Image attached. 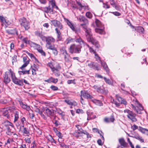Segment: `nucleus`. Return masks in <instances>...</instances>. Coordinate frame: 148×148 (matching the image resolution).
Listing matches in <instances>:
<instances>
[{
    "instance_id": "obj_45",
    "label": "nucleus",
    "mask_w": 148,
    "mask_h": 148,
    "mask_svg": "<svg viewBox=\"0 0 148 148\" xmlns=\"http://www.w3.org/2000/svg\"><path fill=\"white\" fill-rule=\"evenodd\" d=\"M110 4L116 9H117V5L116 4L114 0H109Z\"/></svg>"
},
{
    "instance_id": "obj_48",
    "label": "nucleus",
    "mask_w": 148,
    "mask_h": 148,
    "mask_svg": "<svg viewBox=\"0 0 148 148\" xmlns=\"http://www.w3.org/2000/svg\"><path fill=\"white\" fill-rule=\"evenodd\" d=\"M29 60H27L26 62H24V63L21 66V67H20V69H21L22 70H23V68L26 67L29 64Z\"/></svg>"
},
{
    "instance_id": "obj_8",
    "label": "nucleus",
    "mask_w": 148,
    "mask_h": 148,
    "mask_svg": "<svg viewBox=\"0 0 148 148\" xmlns=\"http://www.w3.org/2000/svg\"><path fill=\"white\" fill-rule=\"evenodd\" d=\"M45 114L48 116L51 119L52 117H53L54 119L56 117V116L54 114V113L52 109H50L48 108H46L45 110Z\"/></svg>"
},
{
    "instance_id": "obj_40",
    "label": "nucleus",
    "mask_w": 148,
    "mask_h": 148,
    "mask_svg": "<svg viewBox=\"0 0 148 148\" xmlns=\"http://www.w3.org/2000/svg\"><path fill=\"white\" fill-rule=\"evenodd\" d=\"M21 122L22 123V124L20 126L21 127H24V124L26 122V120L25 118L24 117H23L21 118Z\"/></svg>"
},
{
    "instance_id": "obj_33",
    "label": "nucleus",
    "mask_w": 148,
    "mask_h": 148,
    "mask_svg": "<svg viewBox=\"0 0 148 148\" xmlns=\"http://www.w3.org/2000/svg\"><path fill=\"white\" fill-rule=\"evenodd\" d=\"M23 37L22 36H21L20 37V38L21 39H22V41L24 42L26 44H30L31 42H30V41L28 40L27 38H22Z\"/></svg>"
},
{
    "instance_id": "obj_46",
    "label": "nucleus",
    "mask_w": 148,
    "mask_h": 148,
    "mask_svg": "<svg viewBox=\"0 0 148 148\" xmlns=\"http://www.w3.org/2000/svg\"><path fill=\"white\" fill-rule=\"evenodd\" d=\"M77 4L79 6V8H78L79 10L81 11L82 9V7L83 5L79 1H76V2Z\"/></svg>"
},
{
    "instance_id": "obj_16",
    "label": "nucleus",
    "mask_w": 148,
    "mask_h": 148,
    "mask_svg": "<svg viewBox=\"0 0 148 148\" xmlns=\"http://www.w3.org/2000/svg\"><path fill=\"white\" fill-rule=\"evenodd\" d=\"M20 104L21 106L23 109L26 110L28 111H29L31 110L30 107L27 106L26 104L24 103L23 102H20Z\"/></svg>"
},
{
    "instance_id": "obj_15",
    "label": "nucleus",
    "mask_w": 148,
    "mask_h": 148,
    "mask_svg": "<svg viewBox=\"0 0 148 148\" xmlns=\"http://www.w3.org/2000/svg\"><path fill=\"white\" fill-rule=\"evenodd\" d=\"M22 130L21 131L23 135L25 136H28L30 135L29 131L28 128L24 127Z\"/></svg>"
},
{
    "instance_id": "obj_63",
    "label": "nucleus",
    "mask_w": 148,
    "mask_h": 148,
    "mask_svg": "<svg viewBox=\"0 0 148 148\" xmlns=\"http://www.w3.org/2000/svg\"><path fill=\"white\" fill-rule=\"evenodd\" d=\"M26 53L31 58H35V57L34 56V55L31 53H29L27 51H26Z\"/></svg>"
},
{
    "instance_id": "obj_23",
    "label": "nucleus",
    "mask_w": 148,
    "mask_h": 148,
    "mask_svg": "<svg viewBox=\"0 0 148 148\" xmlns=\"http://www.w3.org/2000/svg\"><path fill=\"white\" fill-rule=\"evenodd\" d=\"M64 19L65 20V21H66L67 24L69 25V26L70 27V28L73 31H75V29L72 23L70 22L69 20L66 18H64Z\"/></svg>"
},
{
    "instance_id": "obj_27",
    "label": "nucleus",
    "mask_w": 148,
    "mask_h": 148,
    "mask_svg": "<svg viewBox=\"0 0 148 148\" xmlns=\"http://www.w3.org/2000/svg\"><path fill=\"white\" fill-rule=\"evenodd\" d=\"M132 137L139 140L141 143H143L144 142V139L138 134L134 136H132Z\"/></svg>"
},
{
    "instance_id": "obj_38",
    "label": "nucleus",
    "mask_w": 148,
    "mask_h": 148,
    "mask_svg": "<svg viewBox=\"0 0 148 148\" xmlns=\"http://www.w3.org/2000/svg\"><path fill=\"white\" fill-rule=\"evenodd\" d=\"M8 111V110L7 109H4L3 112V116H5L6 117H8L9 116Z\"/></svg>"
},
{
    "instance_id": "obj_29",
    "label": "nucleus",
    "mask_w": 148,
    "mask_h": 148,
    "mask_svg": "<svg viewBox=\"0 0 148 148\" xmlns=\"http://www.w3.org/2000/svg\"><path fill=\"white\" fill-rule=\"evenodd\" d=\"M14 122H15L19 118L18 112L17 111H14Z\"/></svg>"
},
{
    "instance_id": "obj_9",
    "label": "nucleus",
    "mask_w": 148,
    "mask_h": 148,
    "mask_svg": "<svg viewBox=\"0 0 148 148\" xmlns=\"http://www.w3.org/2000/svg\"><path fill=\"white\" fill-rule=\"evenodd\" d=\"M51 22L52 24L55 27H58L61 29H62L63 27L60 21L57 20H53L51 21Z\"/></svg>"
},
{
    "instance_id": "obj_36",
    "label": "nucleus",
    "mask_w": 148,
    "mask_h": 148,
    "mask_svg": "<svg viewBox=\"0 0 148 148\" xmlns=\"http://www.w3.org/2000/svg\"><path fill=\"white\" fill-rule=\"evenodd\" d=\"M75 41L76 42L79 43L80 44H82V43H84V42L82 40V38L80 37H76Z\"/></svg>"
},
{
    "instance_id": "obj_5",
    "label": "nucleus",
    "mask_w": 148,
    "mask_h": 148,
    "mask_svg": "<svg viewBox=\"0 0 148 148\" xmlns=\"http://www.w3.org/2000/svg\"><path fill=\"white\" fill-rule=\"evenodd\" d=\"M19 21L21 26H23L26 30H28L30 27L29 23L26 18L23 17L20 18Z\"/></svg>"
},
{
    "instance_id": "obj_20",
    "label": "nucleus",
    "mask_w": 148,
    "mask_h": 148,
    "mask_svg": "<svg viewBox=\"0 0 148 148\" xmlns=\"http://www.w3.org/2000/svg\"><path fill=\"white\" fill-rule=\"evenodd\" d=\"M46 44H51L52 42H54L55 41V39L53 37L51 36H48L47 37L46 40Z\"/></svg>"
},
{
    "instance_id": "obj_41",
    "label": "nucleus",
    "mask_w": 148,
    "mask_h": 148,
    "mask_svg": "<svg viewBox=\"0 0 148 148\" xmlns=\"http://www.w3.org/2000/svg\"><path fill=\"white\" fill-rule=\"evenodd\" d=\"M103 79L106 83L110 85H112V82L109 79H107L106 77H104Z\"/></svg>"
},
{
    "instance_id": "obj_19",
    "label": "nucleus",
    "mask_w": 148,
    "mask_h": 148,
    "mask_svg": "<svg viewBox=\"0 0 148 148\" xmlns=\"http://www.w3.org/2000/svg\"><path fill=\"white\" fill-rule=\"evenodd\" d=\"M119 141L121 146L124 147H126L127 143L125 141L123 138H121L119 139Z\"/></svg>"
},
{
    "instance_id": "obj_26",
    "label": "nucleus",
    "mask_w": 148,
    "mask_h": 148,
    "mask_svg": "<svg viewBox=\"0 0 148 148\" xmlns=\"http://www.w3.org/2000/svg\"><path fill=\"white\" fill-rule=\"evenodd\" d=\"M58 81L57 79H54L52 77H51L47 80H45V82H47L48 83H50L51 82H53L54 83H56Z\"/></svg>"
},
{
    "instance_id": "obj_25",
    "label": "nucleus",
    "mask_w": 148,
    "mask_h": 148,
    "mask_svg": "<svg viewBox=\"0 0 148 148\" xmlns=\"http://www.w3.org/2000/svg\"><path fill=\"white\" fill-rule=\"evenodd\" d=\"M6 32L9 34H16L17 35H18L17 31L14 29H7Z\"/></svg>"
},
{
    "instance_id": "obj_22",
    "label": "nucleus",
    "mask_w": 148,
    "mask_h": 148,
    "mask_svg": "<svg viewBox=\"0 0 148 148\" xmlns=\"http://www.w3.org/2000/svg\"><path fill=\"white\" fill-rule=\"evenodd\" d=\"M100 62L105 70L108 73L109 72V69L106 63L104 61H102Z\"/></svg>"
},
{
    "instance_id": "obj_52",
    "label": "nucleus",
    "mask_w": 148,
    "mask_h": 148,
    "mask_svg": "<svg viewBox=\"0 0 148 148\" xmlns=\"http://www.w3.org/2000/svg\"><path fill=\"white\" fill-rule=\"evenodd\" d=\"M0 20L1 22L5 24V23H7L6 21L5 18L2 16H0Z\"/></svg>"
},
{
    "instance_id": "obj_49",
    "label": "nucleus",
    "mask_w": 148,
    "mask_h": 148,
    "mask_svg": "<svg viewBox=\"0 0 148 148\" xmlns=\"http://www.w3.org/2000/svg\"><path fill=\"white\" fill-rule=\"evenodd\" d=\"M86 16L88 18L91 19L92 18V14L90 12H86Z\"/></svg>"
},
{
    "instance_id": "obj_39",
    "label": "nucleus",
    "mask_w": 148,
    "mask_h": 148,
    "mask_svg": "<svg viewBox=\"0 0 148 148\" xmlns=\"http://www.w3.org/2000/svg\"><path fill=\"white\" fill-rule=\"evenodd\" d=\"M46 47L48 49H49L51 50H52L55 47L54 44L52 45L51 44H46Z\"/></svg>"
},
{
    "instance_id": "obj_59",
    "label": "nucleus",
    "mask_w": 148,
    "mask_h": 148,
    "mask_svg": "<svg viewBox=\"0 0 148 148\" xmlns=\"http://www.w3.org/2000/svg\"><path fill=\"white\" fill-rule=\"evenodd\" d=\"M76 113L78 114H83L84 112L82 109H78L76 110Z\"/></svg>"
},
{
    "instance_id": "obj_7",
    "label": "nucleus",
    "mask_w": 148,
    "mask_h": 148,
    "mask_svg": "<svg viewBox=\"0 0 148 148\" xmlns=\"http://www.w3.org/2000/svg\"><path fill=\"white\" fill-rule=\"evenodd\" d=\"M125 112H127L128 114L127 115L128 118L130 119L133 122H136L137 120L135 118L136 114L128 110H126L124 111Z\"/></svg>"
},
{
    "instance_id": "obj_28",
    "label": "nucleus",
    "mask_w": 148,
    "mask_h": 148,
    "mask_svg": "<svg viewBox=\"0 0 148 148\" xmlns=\"http://www.w3.org/2000/svg\"><path fill=\"white\" fill-rule=\"evenodd\" d=\"M136 30H137L139 33L143 34L144 32V29L142 27L139 26L137 27L135 29Z\"/></svg>"
},
{
    "instance_id": "obj_53",
    "label": "nucleus",
    "mask_w": 148,
    "mask_h": 148,
    "mask_svg": "<svg viewBox=\"0 0 148 148\" xmlns=\"http://www.w3.org/2000/svg\"><path fill=\"white\" fill-rule=\"evenodd\" d=\"M146 130V129L143 128L140 126L139 127V129H138L139 131L143 134L145 133V132Z\"/></svg>"
},
{
    "instance_id": "obj_37",
    "label": "nucleus",
    "mask_w": 148,
    "mask_h": 148,
    "mask_svg": "<svg viewBox=\"0 0 148 148\" xmlns=\"http://www.w3.org/2000/svg\"><path fill=\"white\" fill-rule=\"evenodd\" d=\"M60 52L64 55V54H67V52L66 49L65 47H62L60 49Z\"/></svg>"
},
{
    "instance_id": "obj_58",
    "label": "nucleus",
    "mask_w": 148,
    "mask_h": 148,
    "mask_svg": "<svg viewBox=\"0 0 148 148\" xmlns=\"http://www.w3.org/2000/svg\"><path fill=\"white\" fill-rule=\"evenodd\" d=\"M103 7L104 8L108 9L110 8V6L108 5L107 2H106V3H103Z\"/></svg>"
},
{
    "instance_id": "obj_31",
    "label": "nucleus",
    "mask_w": 148,
    "mask_h": 148,
    "mask_svg": "<svg viewBox=\"0 0 148 148\" xmlns=\"http://www.w3.org/2000/svg\"><path fill=\"white\" fill-rule=\"evenodd\" d=\"M93 88L96 90L98 92H101L102 89L101 88V86L99 85H96L93 86Z\"/></svg>"
},
{
    "instance_id": "obj_64",
    "label": "nucleus",
    "mask_w": 148,
    "mask_h": 148,
    "mask_svg": "<svg viewBox=\"0 0 148 148\" xmlns=\"http://www.w3.org/2000/svg\"><path fill=\"white\" fill-rule=\"evenodd\" d=\"M82 8L84 9V10H90V8L88 5H83Z\"/></svg>"
},
{
    "instance_id": "obj_47",
    "label": "nucleus",
    "mask_w": 148,
    "mask_h": 148,
    "mask_svg": "<svg viewBox=\"0 0 148 148\" xmlns=\"http://www.w3.org/2000/svg\"><path fill=\"white\" fill-rule=\"evenodd\" d=\"M135 101L137 103V104L138 105V106H137L138 108L140 110H143V108L141 104L139 103L137 100H136Z\"/></svg>"
},
{
    "instance_id": "obj_30",
    "label": "nucleus",
    "mask_w": 148,
    "mask_h": 148,
    "mask_svg": "<svg viewBox=\"0 0 148 148\" xmlns=\"http://www.w3.org/2000/svg\"><path fill=\"white\" fill-rule=\"evenodd\" d=\"M18 73L20 75L22 74L23 75L26 74H29V70H24L23 69V70H22L21 71H18Z\"/></svg>"
},
{
    "instance_id": "obj_14",
    "label": "nucleus",
    "mask_w": 148,
    "mask_h": 148,
    "mask_svg": "<svg viewBox=\"0 0 148 148\" xmlns=\"http://www.w3.org/2000/svg\"><path fill=\"white\" fill-rule=\"evenodd\" d=\"M15 131V129L14 127H11L10 128H8L6 129V133L7 135H11L12 134L13 135H17L15 133H14V131Z\"/></svg>"
},
{
    "instance_id": "obj_62",
    "label": "nucleus",
    "mask_w": 148,
    "mask_h": 148,
    "mask_svg": "<svg viewBox=\"0 0 148 148\" xmlns=\"http://www.w3.org/2000/svg\"><path fill=\"white\" fill-rule=\"evenodd\" d=\"M52 50L53 53L54 55L56 56L58 54V52L57 50V49L56 47H55Z\"/></svg>"
},
{
    "instance_id": "obj_56",
    "label": "nucleus",
    "mask_w": 148,
    "mask_h": 148,
    "mask_svg": "<svg viewBox=\"0 0 148 148\" xmlns=\"http://www.w3.org/2000/svg\"><path fill=\"white\" fill-rule=\"evenodd\" d=\"M48 66L51 69L52 71H53V70L56 69L54 67L52 62L48 63Z\"/></svg>"
},
{
    "instance_id": "obj_32",
    "label": "nucleus",
    "mask_w": 148,
    "mask_h": 148,
    "mask_svg": "<svg viewBox=\"0 0 148 148\" xmlns=\"http://www.w3.org/2000/svg\"><path fill=\"white\" fill-rule=\"evenodd\" d=\"M47 139L49 141L51 142V143H56V141L55 140L52 138L51 136L49 135L47 136Z\"/></svg>"
},
{
    "instance_id": "obj_1",
    "label": "nucleus",
    "mask_w": 148,
    "mask_h": 148,
    "mask_svg": "<svg viewBox=\"0 0 148 148\" xmlns=\"http://www.w3.org/2000/svg\"><path fill=\"white\" fill-rule=\"evenodd\" d=\"M9 71V73L11 75L12 80L15 84L19 86H22L23 85V82L26 84H29L27 81L25 79H19L17 78L15 76V73L11 69H10Z\"/></svg>"
},
{
    "instance_id": "obj_34",
    "label": "nucleus",
    "mask_w": 148,
    "mask_h": 148,
    "mask_svg": "<svg viewBox=\"0 0 148 148\" xmlns=\"http://www.w3.org/2000/svg\"><path fill=\"white\" fill-rule=\"evenodd\" d=\"M85 45L89 48V51L90 53H93L94 54L96 53V52L93 49L92 47H90L86 43L85 44Z\"/></svg>"
},
{
    "instance_id": "obj_3",
    "label": "nucleus",
    "mask_w": 148,
    "mask_h": 148,
    "mask_svg": "<svg viewBox=\"0 0 148 148\" xmlns=\"http://www.w3.org/2000/svg\"><path fill=\"white\" fill-rule=\"evenodd\" d=\"M116 98L113 99L112 102L114 104L116 107H119L121 104H123L125 105L127 104V102L126 100L123 98L121 97L118 95H116Z\"/></svg>"
},
{
    "instance_id": "obj_43",
    "label": "nucleus",
    "mask_w": 148,
    "mask_h": 148,
    "mask_svg": "<svg viewBox=\"0 0 148 148\" xmlns=\"http://www.w3.org/2000/svg\"><path fill=\"white\" fill-rule=\"evenodd\" d=\"M64 60L66 62H70L69 60V54L67 53V54H64Z\"/></svg>"
},
{
    "instance_id": "obj_61",
    "label": "nucleus",
    "mask_w": 148,
    "mask_h": 148,
    "mask_svg": "<svg viewBox=\"0 0 148 148\" xmlns=\"http://www.w3.org/2000/svg\"><path fill=\"white\" fill-rule=\"evenodd\" d=\"M56 135L58 136V137L60 138H62L63 136L61 133L59 131H57V132H56Z\"/></svg>"
},
{
    "instance_id": "obj_18",
    "label": "nucleus",
    "mask_w": 148,
    "mask_h": 148,
    "mask_svg": "<svg viewBox=\"0 0 148 148\" xmlns=\"http://www.w3.org/2000/svg\"><path fill=\"white\" fill-rule=\"evenodd\" d=\"M88 24L82 23L80 25V26L82 27L83 30L85 31L86 33L91 31V29L87 27V25Z\"/></svg>"
},
{
    "instance_id": "obj_35",
    "label": "nucleus",
    "mask_w": 148,
    "mask_h": 148,
    "mask_svg": "<svg viewBox=\"0 0 148 148\" xmlns=\"http://www.w3.org/2000/svg\"><path fill=\"white\" fill-rule=\"evenodd\" d=\"M56 112L58 114L60 115L62 117H63L64 116V112L62 111L60 108L57 109Z\"/></svg>"
},
{
    "instance_id": "obj_51",
    "label": "nucleus",
    "mask_w": 148,
    "mask_h": 148,
    "mask_svg": "<svg viewBox=\"0 0 148 148\" xmlns=\"http://www.w3.org/2000/svg\"><path fill=\"white\" fill-rule=\"evenodd\" d=\"M38 51L41 54L42 56H46V54L45 52L42 50V47L41 48V49H39V50H38Z\"/></svg>"
},
{
    "instance_id": "obj_42",
    "label": "nucleus",
    "mask_w": 148,
    "mask_h": 148,
    "mask_svg": "<svg viewBox=\"0 0 148 148\" xmlns=\"http://www.w3.org/2000/svg\"><path fill=\"white\" fill-rule=\"evenodd\" d=\"M103 28H98L95 29L96 32L99 33L100 34H102L103 32Z\"/></svg>"
},
{
    "instance_id": "obj_57",
    "label": "nucleus",
    "mask_w": 148,
    "mask_h": 148,
    "mask_svg": "<svg viewBox=\"0 0 148 148\" xmlns=\"http://www.w3.org/2000/svg\"><path fill=\"white\" fill-rule=\"evenodd\" d=\"M131 128L133 131L139 129L138 127L135 124H134L133 125H132Z\"/></svg>"
},
{
    "instance_id": "obj_6",
    "label": "nucleus",
    "mask_w": 148,
    "mask_h": 148,
    "mask_svg": "<svg viewBox=\"0 0 148 148\" xmlns=\"http://www.w3.org/2000/svg\"><path fill=\"white\" fill-rule=\"evenodd\" d=\"M75 127H76L78 129V131L77 132L78 134H76L75 133H77V132L75 131L74 133V136L77 137H79V134H88V132H86V130H83L81 127L79 125H76Z\"/></svg>"
},
{
    "instance_id": "obj_13",
    "label": "nucleus",
    "mask_w": 148,
    "mask_h": 148,
    "mask_svg": "<svg viewBox=\"0 0 148 148\" xmlns=\"http://www.w3.org/2000/svg\"><path fill=\"white\" fill-rule=\"evenodd\" d=\"M42 10L46 13H51L53 14V8L50 5L47 7H45L42 8Z\"/></svg>"
},
{
    "instance_id": "obj_55",
    "label": "nucleus",
    "mask_w": 148,
    "mask_h": 148,
    "mask_svg": "<svg viewBox=\"0 0 148 148\" xmlns=\"http://www.w3.org/2000/svg\"><path fill=\"white\" fill-rule=\"evenodd\" d=\"M35 34L37 36H38L40 37L42 35V32L36 31L35 32Z\"/></svg>"
},
{
    "instance_id": "obj_44",
    "label": "nucleus",
    "mask_w": 148,
    "mask_h": 148,
    "mask_svg": "<svg viewBox=\"0 0 148 148\" xmlns=\"http://www.w3.org/2000/svg\"><path fill=\"white\" fill-rule=\"evenodd\" d=\"M95 56V58L96 59V60L98 62H101L102 61L101 60V58L99 56L98 54L96 53L94 54Z\"/></svg>"
},
{
    "instance_id": "obj_21",
    "label": "nucleus",
    "mask_w": 148,
    "mask_h": 148,
    "mask_svg": "<svg viewBox=\"0 0 148 148\" xmlns=\"http://www.w3.org/2000/svg\"><path fill=\"white\" fill-rule=\"evenodd\" d=\"M3 124L4 126L6 128V129H7L8 128H10V127H9V126L12 127V128L14 127L13 123L8 121H5L3 123Z\"/></svg>"
},
{
    "instance_id": "obj_24",
    "label": "nucleus",
    "mask_w": 148,
    "mask_h": 148,
    "mask_svg": "<svg viewBox=\"0 0 148 148\" xmlns=\"http://www.w3.org/2000/svg\"><path fill=\"white\" fill-rule=\"evenodd\" d=\"M95 23L96 26L98 28H103V26L101 22L97 18L95 19Z\"/></svg>"
},
{
    "instance_id": "obj_12",
    "label": "nucleus",
    "mask_w": 148,
    "mask_h": 148,
    "mask_svg": "<svg viewBox=\"0 0 148 148\" xmlns=\"http://www.w3.org/2000/svg\"><path fill=\"white\" fill-rule=\"evenodd\" d=\"M88 66L90 68L98 71L100 70L98 67V64L94 62H91L88 64Z\"/></svg>"
},
{
    "instance_id": "obj_11",
    "label": "nucleus",
    "mask_w": 148,
    "mask_h": 148,
    "mask_svg": "<svg viewBox=\"0 0 148 148\" xmlns=\"http://www.w3.org/2000/svg\"><path fill=\"white\" fill-rule=\"evenodd\" d=\"M9 70V69L8 70ZM9 71L8 73L6 72L5 73V74L3 76V81L5 84H7L8 83H9L10 81V78L8 76V74L9 75ZM10 75H11L10 74Z\"/></svg>"
},
{
    "instance_id": "obj_4",
    "label": "nucleus",
    "mask_w": 148,
    "mask_h": 148,
    "mask_svg": "<svg viewBox=\"0 0 148 148\" xmlns=\"http://www.w3.org/2000/svg\"><path fill=\"white\" fill-rule=\"evenodd\" d=\"M82 48V47L80 45L73 44L70 46L69 50L71 53L79 54L81 51Z\"/></svg>"
},
{
    "instance_id": "obj_10",
    "label": "nucleus",
    "mask_w": 148,
    "mask_h": 148,
    "mask_svg": "<svg viewBox=\"0 0 148 148\" xmlns=\"http://www.w3.org/2000/svg\"><path fill=\"white\" fill-rule=\"evenodd\" d=\"M81 95L87 99H92L93 98L92 96L90 95L85 90H81Z\"/></svg>"
},
{
    "instance_id": "obj_17",
    "label": "nucleus",
    "mask_w": 148,
    "mask_h": 148,
    "mask_svg": "<svg viewBox=\"0 0 148 148\" xmlns=\"http://www.w3.org/2000/svg\"><path fill=\"white\" fill-rule=\"evenodd\" d=\"M77 18L80 21L83 22L84 23H83L88 24V20L84 16H80L79 18Z\"/></svg>"
},
{
    "instance_id": "obj_50",
    "label": "nucleus",
    "mask_w": 148,
    "mask_h": 148,
    "mask_svg": "<svg viewBox=\"0 0 148 148\" xmlns=\"http://www.w3.org/2000/svg\"><path fill=\"white\" fill-rule=\"evenodd\" d=\"M52 71L55 73L56 76H58L60 75L59 72L56 69H55L53 70Z\"/></svg>"
},
{
    "instance_id": "obj_54",
    "label": "nucleus",
    "mask_w": 148,
    "mask_h": 148,
    "mask_svg": "<svg viewBox=\"0 0 148 148\" xmlns=\"http://www.w3.org/2000/svg\"><path fill=\"white\" fill-rule=\"evenodd\" d=\"M49 2L50 3L51 5V7L53 8L55 6H56V2L54 0H51L49 1Z\"/></svg>"
},
{
    "instance_id": "obj_2",
    "label": "nucleus",
    "mask_w": 148,
    "mask_h": 148,
    "mask_svg": "<svg viewBox=\"0 0 148 148\" xmlns=\"http://www.w3.org/2000/svg\"><path fill=\"white\" fill-rule=\"evenodd\" d=\"M86 35L87 41L91 42L92 45H94L96 48H99L100 46L98 41L93 38L91 31L86 33Z\"/></svg>"
},
{
    "instance_id": "obj_60",
    "label": "nucleus",
    "mask_w": 148,
    "mask_h": 148,
    "mask_svg": "<svg viewBox=\"0 0 148 148\" xmlns=\"http://www.w3.org/2000/svg\"><path fill=\"white\" fill-rule=\"evenodd\" d=\"M12 148H26L25 144H23L20 145V147H18V146L16 147H13Z\"/></svg>"
}]
</instances>
